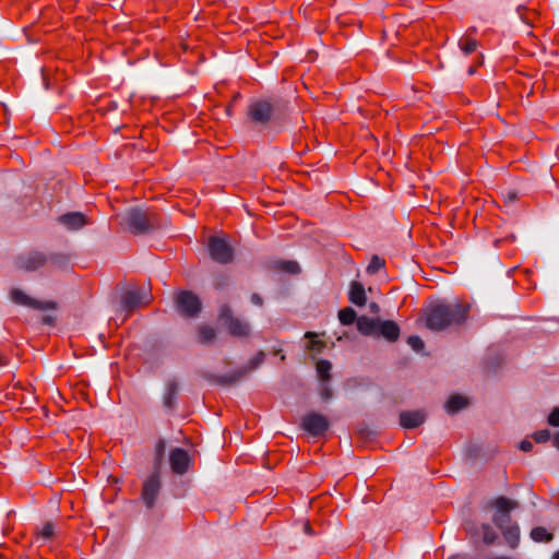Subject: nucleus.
Masks as SVG:
<instances>
[{
	"label": "nucleus",
	"mask_w": 559,
	"mask_h": 559,
	"mask_svg": "<svg viewBox=\"0 0 559 559\" xmlns=\"http://www.w3.org/2000/svg\"><path fill=\"white\" fill-rule=\"evenodd\" d=\"M321 396L323 399L331 397V391H330V389L326 385L322 386V389H321Z\"/></svg>",
	"instance_id": "39"
},
{
	"label": "nucleus",
	"mask_w": 559,
	"mask_h": 559,
	"mask_svg": "<svg viewBox=\"0 0 559 559\" xmlns=\"http://www.w3.org/2000/svg\"><path fill=\"white\" fill-rule=\"evenodd\" d=\"M317 373L321 381L326 382L330 380V371L332 369V365L329 360L321 359L317 362Z\"/></svg>",
	"instance_id": "21"
},
{
	"label": "nucleus",
	"mask_w": 559,
	"mask_h": 559,
	"mask_svg": "<svg viewBox=\"0 0 559 559\" xmlns=\"http://www.w3.org/2000/svg\"><path fill=\"white\" fill-rule=\"evenodd\" d=\"M379 322V319L362 316L357 319V329L364 335L376 336Z\"/></svg>",
	"instance_id": "18"
},
{
	"label": "nucleus",
	"mask_w": 559,
	"mask_h": 559,
	"mask_svg": "<svg viewBox=\"0 0 559 559\" xmlns=\"http://www.w3.org/2000/svg\"><path fill=\"white\" fill-rule=\"evenodd\" d=\"M152 299V295L146 288H131L121 297V307L124 311L131 312L135 308L147 305Z\"/></svg>",
	"instance_id": "5"
},
{
	"label": "nucleus",
	"mask_w": 559,
	"mask_h": 559,
	"mask_svg": "<svg viewBox=\"0 0 559 559\" xmlns=\"http://www.w3.org/2000/svg\"><path fill=\"white\" fill-rule=\"evenodd\" d=\"M548 424L554 427H559V407L554 408L549 414Z\"/></svg>",
	"instance_id": "34"
},
{
	"label": "nucleus",
	"mask_w": 559,
	"mask_h": 559,
	"mask_svg": "<svg viewBox=\"0 0 559 559\" xmlns=\"http://www.w3.org/2000/svg\"><path fill=\"white\" fill-rule=\"evenodd\" d=\"M376 336H382L389 342H395L400 336V328L394 321L380 320Z\"/></svg>",
	"instance_id": "14"
},
{
	"label": "nucleus",
	"mask_w": 559,
	"mask_h": 559,
	"mask_svg": "<svg viewBox=\"0 0 559 559\" xmlns=\"http://www.w3.org/2000/svg\"><path fill=\"white\" fill-rule=\"evenodd\" d=\"M304 530H305V532H306L307 534H309V535H311V534H312V528H311V526H310V524H309V523H306V524L304 525Z\"/></svg>",
	"instance_id": "42"
},
{
	"label": "nucleus",
	"mask_w": 559,
	"mask_h": 559,
	"mask_svg": "<svg viewBox=\"0 0 559 559\" xmlns=\"http://www.w3.org/2000/svg\"><path fill=\"white\" fill-rule=\"evenodd\" d=\"M251 301L252 304H254L255 306H262V298L258 295V294H253L251 296Z\"/></svg>",
	"instance_id": "38"
},
{
	"label": "nucleus",
	"mask_w": 559,
	"mask_h": 559,
	"mask_svg": "<svg viewBox=\"0 0 559 559\" xmlns=\"http://www.w3.org/2000/svg\"><path fill=\"white\" fill-rule=\"evenodd\" d=\"M264 353L263 352H259L251 360H250V368L251 369H254L257 368L259 365H261L264 360Z\"/></svg>",
	"instance_id": "35"
},
{
	"label": "nucleus",
	"mask_w": 559,
	"mask_h": 559,
	"mask_svg": "<svg viewBox=\"0 0 559 559\" xmlns=\"http://www.w3.org/2000/svg\"><path fill=\"white\" fill-rule=\"evenodd\" d=\"M219 319L228 329V332L234 336L243 337L250 332L249 324L239 318L233 317L229 308L227 307L222 308Z\"/></svg>",
	"instance_id": "8"
},
{
	"label": "nucleus",
	"mask_w": 559,
	"mask_h": 559,
	"mask_svg": "<svg viewBox=\"0 0 559 559\" xmlns=\"http://www.w3.org/2000/svg\"><path fill=\"white\" fill-rule=\"evenodd\" d=\"M160 487L159 462H157L155 471L143 481L141 498L147 508L154 507L159 495Z\"/></svg>",
	"instance_id": "3"
},
{
	"label": "nucleus",
	"mask_w": 559,
	"mask_h": 559,
	"mask_svg": "<svg viewBox=\"0 0 559 559\" xmlns=\"http://www.w3.org/2000/svg\"><path fill=\"white\" fill-rule=\"evenodd\" d=\"M459 46L461 50L464 52V55H469L476 50L477 43L475 39H472L469 37H463L460 39Z\"/></svg>",
	"instance_id": "25"
},
{
	"label": "nucleus",
	"mask_w": 559,
	"mask_h": 559,
	"mask_svg": "<svg viewBox=\"0 0 559 559\" xmlns=\"http://www.w3.org/2000/svg\"><path fill=\"white\" fill-rule=\"evenodd\" d=\"M338 319L342 324L349 325L356 320V312L353 308H344L338 312Z\"/></svg>",
	"instance_id": "24"
},
{
	"label": "nucleus",
	"mask_w": 559,
	"mask_h": 559,
	"mask_svg": "<svg viewBox=\"0 0 559 559\" xmlns=\"http://www.w3.org/2000/svg\"><path fill=\"white\" fill-rule=\"evenodd\" d=\"M520 449L524 452H528L533 449V443L530 440H523L520 443Z\"/></svg>",
	"instance_id": "36"
},
{
	"label": "nucleus",
	"mask_w": 559,
	"mask_h": 559,
	"mask_svg": "<svg viewBox=\"0 0 559 559\" xmlns=\"http://www.w3.org/2000/svg\"><path fill=\"white\" fill-rule=\"evenodd\" d=\"M5 365H7V358H5V356H3V355L0 353V367L5 366Z\"/></svg>",
	"instance_id": "43"
},
{
	"label": "nucleus",
	"mask_w": 559,
	"mask_h": 559,
	"mask_svg": "<svg viewBox=\"0 0 559 559\" xmlns=\"http://www.w3.org/2000/svg\"><path fill=\"white\" fill-rule=\"evenodd\" d=\"M467 405V400L461 395H452L445 403V411L449 414H454Z\"/></svg>",
	"instance_id": "20"
},
{
	"label": "nucleus",
	"mask_w": 559,
	"mask_h": 559,
	"mask_svg": "<svg viewBox=\"0 0 559 559\" xmlns=\"http://www.w3.org/2000/svg\"><path fill=\"white\" fill-rule=\"evenodd\" d=\"M176 392H177V384L176 383H169L168 389H167V395L165 397V405L166 406L171 407L173 400H174V397L176 395Z\"/></svg>",
	"instance_id": "32"
},
{
	"label": "nucleus",
	"mask_w": 559,
	"mask_h": 559,
	"mask_svg": "<svg viewBox=\"0 0 559 559\" xmlns=\"http://www.w3.org/2000/svg\"><path fill=\"white\" fill-rule=\"evenodd\" d=\"M552 559H559V550L552 555Z\"/></svg>",
	"instance_id": "45"
},
{
	"label": "nucleus",
	"mask_w": 559,
	"mask_h": 559,
	"mask_svg": "<svg viewBox=\"0 0 559 559\" xmlns=\"http://www.w3.org/2000/svg\"><path fill=\"white\" fill-rule=\"evenodd\" d=\"M474 71H475V70H474L473 68H469L468 73H469V74H473V73H474Z\"/></svg>",
	"instance_id": "46"
},
{
	"label": "nucleus",
	"mask_w": 559,
	"mask_h": 559,
	"mask_svg": "<svg viewBox=\"0 0 559 559\" xmlns=\"http://www.w3.org/2000/svg\"><path fill=\"white\" fill-rule=\"evenodd\" d=\"M348 299L352 304L362 307L366 305L367 297L365 287L359 282H353L349 287Z\"/></svg>",
	"instance_id": "17"
},
{
	"label": "nucleus",
	"mask_w": 559,
	"mask_h": 559,
	"mask_svg": "<svg viewBox=\"0 0 559 559\" xmlns=\"http://www.w3.org/2000/svg\"><path fill=\"white\" fill-rule=\"evenodd\" d=\"M59 222L70 230L80 229L86 224L85 216L79 212L63 214L59 217Z\"/></svg>",
	"instance_id": "15"
},
{
	"label": "nucleus",
	"mask_w": 559,
	"mask_h": 559,
	"mask_svg": "<svg viewBox=\"0 0 559 559\" xmlns=\"http://www.w3.org/2000/svg\"><path fill=\"white\" fill-rule=\"evenodd\" d=\"M552 443L557 449H559V432L554 437Z\"/></svg>",
	"instance_id": "41"
},
{
	"label": "nucleus",
	"mask_w": 559,
	"mask_h": 559,
	"mask_svg": "<svg viewBox=\"0 0 559 559\" xmlns=\"http://www.w3.org/2000/svg\"><path fill=\"white\" fill-rule=\"evenodd\" d=\"M278 267L289 274H297L300 272V267L295 261H282L278 263Z\"/></svg>",
	"instance_id": "27"
},
{
	"label": "nucleus",
	"mask_w": 559,
	"mask_h": 559,
	"mask_svg": "<svg viewBox=\"0 0 559 559\" xmlns=\"http://www.w3.org/2000/svg\"><path fill=\"white\" fill-rule=\"evenodd\" d=\"M55 528L51 523H46L38 533V539L48 540L53 536Z\"/></svg>",
	"instance_id": "30"
},
{
	"label": "nucleus",
	"mask_w": 559,
	"mask_h": 559,
	"mask_svg": "<svg viewBox=\"0 0 559 559\" xmlns=\"http://www.w3.org/2000/svg\"><path fill=\"white\" fill-rule=\"evenodd\" d=\"M523 11H524V8L523 7H519L518 8V13H519V16L520 19L525 22L526 24H531V19L527 16V15H524L523 14Z\"/></svg>",
	"instance_id": "37"
},
{
	"label": "nucleus",
	"mask_w": 559,
	"mask_h": 559,
	"mask_svg": "<svg viewBox=\"0 0 559 559\" xmlns=\"http://www.w3.org/2000/svg\"><path fill=\"white\" fill-rule=\"evenodd\" d=\"M163 447H164V443L160 442V444H159L160 451L163 450Z\"/></svg>",
	"instance_id": "47"
},
{
	"label": "nucleus",
	"mask_w": 559,
	"mask_h": 559,
	"mask_svg": "<svg viewBox=\"0 0 559 559\" xmlns=\"http://www.w3.org/2000/svg\"><path fill=\"white\" fill-rule=\"evenodd\" d=\"M302 428L311 436H321L329 429V420L318 413H310L302 418Z\"/></svg>",
	"instance_id": "10"
},
{
	"label": "nucleus",
	"mask_w": 559,
	"mask_h": 559,
	"mask_svg": "<svg viewBox=\"0 0 559 559\" xmlns=\"http://www.w3.org/2000/svg\"><path fill=\"white\" fill-rule=\"evenodd\" d=\"M11 299L16 305L36 310H51L56 308V302L37 300L17 288L11 290Z\"/></svg>",
	"instance_id": "9"
},
{
	"label": "nucleus",
	"mask_w": 559,
	"mask_h": 559,
	"mask_svg": "<svg viewBox=\"0 0 559 559\" xmlns=\"http://www.w3.org/2000/svg\"><path fill=\"white\" fill-rule=\"evenodd\" d=\"M178 311L185 317H195L201 310V301L191 292H179L175 297Z\"/></svg>",
	"instance_id": "7"
},
{
	"label": "nucleus",
	"mask_w": 559,
	"mask_h": 559,
	"mask_svg": "<svg viewBox=\"0 0 559 559\" xmlns=\"http://www.w3.org/2000/svg\"><path fill=\"white\" fill-rule=\"evenodd\" d=\"M425 419L426 414L424 411H405L400 414V424L406 429L417 428Z\"/></svg>",
	"instance_id": "13"
},
{
	"label": "nucleus",
	"mask_w": 559,
	"mask_h": 559,
	"mask_svg": "<svg viewBox=\"0 0 559 559\" xmlns=\"http://www.w3.org/2000/svg\"><path fill=\"white\" fill-rule=\"evenodd\" d=\"M483 540L487 545H491L497 539V533L489 524L481 525Z\"/></svg>",
	"instance_id": "26"
},
{
	"label": "nucleus",
	"mask_w": 559,
	"mask_h": 559,
	"mask_svg": "<svg viewBox=\"0 0 559 559\" xmlns=\"http://www.w3.org/2000/svg\"><path fill=\"white\" fill-rule=\"evenodd\" d=\"M448 559H462L460 555H453L449 557Z\"/></svg>",
	"instance_id": "44"
},
{
	"label": "nucleus",
	"mask_w": 559,
	"mask_h": 559,
	"mask_svg": "<svg viewBox=\"0 0 559 559\" xmlns=\"http://www.w3.org/2000/svg\"><path fill=\"white\" fill-rule=\"evenodd\" d=\"M20 267L26 271H35L46 263V258L39 252H32L22 257L19 261Z\"/></svg>",
	"instance_id": "16"
},
{
	"label": "nucleus",
	"mask_w": 559,
	"mask_h": 559,
	"mask_svg": "<svg viewBox=\"0 0 559 559\" xmlns=\"http://www.w3.org/2000/svg\"><path fill=\"white\" fill-rule=\"evenodd\" d=\"M383 266H384V261L381 258H379L378 255H373L367 266V272L369 274H376Z\"/></svg>",
	"instance_id": "29"
},
{
	"label": "nucleus",
	"mask_w": 559,
	"mask_h": 559,
	"mask_svg": "<svg viewBox=\"0 0 559 559\" xmlns=\"http://www.w3.org/2000/svg\"><path fill=\"white\" fill-rule=\"evenodd\" d=\"M120 224L135 234H144L154 225L151 215L138 207L126 211L121 216Z\"/></svg>",
	"instance_id": "2"
},
{
	"label": "nucleus",
	"mask_w": 559,
	"mask_h": 559,
	"mask_svg": "<svg viewBox=\"0 0 559 559\" xmlns=\"http://www.w3.org/2000/svg\"><path fill=\"white\" fill-rule=\"evenodd\" d=\"M502 535L507 542V544L512 548H516L520 543V527L516 523L510 524L501 528Z\"/></svg>",
	"instance_id": "19"
},
{
	"label": "nucleus",
	"mask_w": 559,
	"mask_h": 559,
	"mask_svg": "<svg viewBox=\"0 0 559 559\" xmlns=\"http://www.w3.org/2000/svg\"><path fill=\"white\" fill-rule=\"evenodd\" d=\"M207 247L210 255L214 261L222 264L231 262L234 251L226 239L219 237H211Z\"/></svg>",
	"instance_id": "6"
},
{
	"label": "nucleus",
	"mask_w": 559,
	"mask_h": 559,
	"mask_svg": "<svg viewBox=\"0 0 559 559\" xmlns=\"http://www.w3.org/2000/svg\"><path fill=\"white\" fill-rule=\"evenodd\" d=\"M306 337L310 338V342H309V345H308V348L310 350H312L314 353L321 352V349L323 348V343L316 338L317 337L316 333L307 332L306 333Z\"/></svg>",
	"instance_id": "28"
},
{
	"label": "nucleus",
	"mask_w": 559,
	"mask_h": 559,
	"mask_svg": "<svg viewBox=\"0 0 559 559\" xmlns=\"http://www.w3.org/2000/svg\"><path fill=\"white\" fill-rule=\"evenodd\" d=\"M467 308L457 302L438 301L431 304L426 310V326L433 331H441L452 324L462 323Z\"/></svg>",
	"instance_id": "1"
},
{
	"label": "nucleus",
	"mask_w": 559,
	"mask_h": 559,
	"mask_svg": "<svg viewBox=\"0 0 559 559\" xmlns=\"http://www.w3.org/2000/svg\"><path fill=\"white\" fill-rule=\"evenodd\" d=\"M533 437L536 442L543 443L550 439V431L548 429H543L536 431Z\"/></svg>",
	"instance_id": "33"
},
{
	"label": "nucleus",
	"mask_w": 559,
	"mask_h": 559,
	"mask_svg": "<svg viewBox=\"0 0 559 559\" xmlns=\"http://www.w3.org/2000/svg\"><path fill=\"white\" fill-rule=\"evenodd\" d=\"M407 344L417 353L421 352L425 347L424 341L416 335L409 336L407 338Z\"/></svg>",
	"instance_id": "31"
},
{
	"label": "nucleus",
	"mask_w": 559,
	"mask_h": 559,
	"mask_svg": "<svg viewBox=\"0 0 559 559\" xmlns=\"http://www.w3.org/2000/svg\"><path fill=\"white\" fill-rule=\"evenodd\" d=\"M273 114L271 103L264 99L252 100L248 108L249 118L255 123H265Z\"/></svg>",
	"instance_id": "11"
},
{
	"label": "nucleus",
	"mask_w": 559,
	"mask_h": 559,
	"mask_svg": "<svg viewBox=\"0 0 559 559\" xmlns=\"http://www.w3.org/2000/svg\"><path fill=\"white\" fill-rule=\"evenodd\" d=\"M531 537L534 542H550L552 539V534L549 533L545 527L537 526L531 531Z\"/></svg>",
	"instance_id": "22"
},
{
	"label": "nucleus",
	"mask_w": 559,
	"mask_h": 559,
	"mask_svg": "<svg viewBox=\"0 0 559 559\" xmlns=\"http://www.w3.org/2000/svg\"><path fill=\"white\" fill-rule=\"evenodd\" d=\"M492 506L496 508V514L492 516V521L500 530L510 524H514L511 520L510 512L519 507L516 501L506 497H499L492 502Z\"/></svg>",
	"instance_id": "4"
},
{
	"label": "nucleus",
	"mask_w": 559,
	"mask_h": 559,
	"mask_svg": "<svg viewBox=\"0 0 559 559\" xmlns=\"http://www.w3.org/2000/svg\"><path fill=\"white\" fill-rule=\"evenodd\" d=\"M53 321H55V318H53V317H51V316H45V317L43 318V323H44V324H52V323H53Z\"/></svg>",
	"instance_id": "40"
},
{
	"label": "nucleus",
	"mask_w": 559,
	"mask_h": 559,
	"mask_svg": "<svg viewBox=\"0 0 559 559\" xmlns=\"http://www.w3.org/2000/svg\"><path fill=\"white\" fill-rule=\"evenodd\" d=\"M215 338V330L207 325L199 328L198 341L202 344H209Z\"/></svg>",
	"instance_id": "23"
},
{
	"label": "nucleus",
	"mask_w": 559,
	"mask_h": 559,
	"mask_svg": "<svg viewBox=\"0 0 559 559\" xmlns=\"http://www.w3.org/2000/svg\"><path fill=\"white\" fill-rule=\"evenodd\" d=\"M169 462L174 473L185 474L188 471L190 457L186 450L176 448L170 452Z\"/></svg>",
	"instance_id": "12"
}]
</instances>
